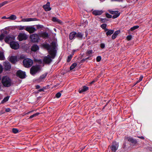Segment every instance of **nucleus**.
<instances>
[{
	"mask_svg": "<svg viewBox=\"0 0 152 152\" xmlns=\"http://www.w3.org/2000/svg\"><path fill=\"white\" fill-rule=\"evenodd\" d=\"M43 47L48 51L50 55H48L44 57L43 59V63L45 64H49L52 61L56 56V51L55 50L56 47V43L53 41L51 45L48 43L43 44Z\"/></svg>",
	"mask_w": 152,
	"mask_h": 152,
	"instance_id": "obj_1",
	"label": "nucleus"
},
{
	"mask_svg": "<svg viewBox=\"0 0 152 152\" xmlns=\"http://www.w3.org/2000/svg\"><path fill=\"white\" fill-rule=\"evenodd\" d=\"M1 83L3 86L6 87L10 86L12 85V81L10 77L7 76L3 77Z\"/></svg>",
	"mask_w": 152,
	"mask_h": 152,
	"instance_id": "obj_2",
	"label": "nucleus"
},
{
	"mask_svg": "<svg viewBox=\"0 0 152 152\" xmlns=\"http://www.w3.org/2000/svg\"><path fill=\"white\" fill-rule=\"evenodd\" d=\"M40 70V67L39 65L33 66L30 69V74L32 75H34L37 73L39 72Z\"/></svg>",
	"mask_w": 152,
	"mask_h": 152,
	"instance_id": "obj_3",
	"label": "nucleus"
},
{
	"mask_svg": "<svg viewBox=\"0 0 152 152\" xmlns=\"http://www.w3.org/2000/svg\"><path fill=\"white\" fill-rule=\"evenodd\" d=\"M24 66L26 68L30 67L33 64V61L31 59L26 58L24 59L23 61Z\"/></svg>",
	"mask_w": 152,
	"mask_h": 152,
	"instance_id": "obj_4",
	"label": "nucleus"
},
{
	"mask_svg": "<svg viewBox=\"0 0 152 152\" xmlns=\"http://www.w3.org/2000/svg\"><path fill=\"white\" fill-rule=\"evenodd\" d=\"M31 41L34 42H38L39 41L38 35L36 34H33L30 37Z\"/></svg>",
	"mask_w": 152,
	"mask_h": 152,
	"instance_id": "obj_5",
	"label": "nucleus"
},
{
	"mask_svg": "<svg viewBox=\"0 0 152 152\" xmlns=\"http://www.w3.org/2000/svg\"><path fill=\"white\" fill-rule=\"evenodd\" d=\"M10 45L12 49L14 50H16L19 47V43L15 41L11 42H10Z\"/></svg>",
	"mask_w": 152,
	"mask_h": 152,
	"instance_id": "obj_6",
	"label": "nucleus"
},
{
	"mask_svg": "<svg viewBox=\"0 0 152 152\" xmlns=\"http://www.w3.org/2000/svg\"><path fill=\"white\" fill-rule=\"evenodd\" d=\"M16 75L19 78L23 79L25 77L26 75L25 72L19 70L16 72Z\"/></svg>",
	"mask_w": 152,
	"mask_h": 152,
	"instance_id": "obj_7",
	"label": "nucleus"
},
{
	"mask_svg": "<svg viewBox=\"0 0 152 152\" xmlns=\"http://www.w3.org/2000/svg\"><path fill=\"white\" fill-rule=\"evenodd\" d=\"M18 40L21 41L23 40H26L28 38V37L25 34L20 33L18 36Z\"/></svg>",
	"mask_w": 152,
	"mask_h": 152,
	"instance_id": "obj_8",
	"label": "nucleus"
},
{
	"mask_svg": "<svg viewBox=\"0 0 152 152\" xmlns=\"http://www.w3.org/2000/svg\"><path fill=\"white\" fill-rule=\"evenodd\" d=\"M15 39V37L13 36L9 35L7 36L4 39L5 42L9 44L12 41Z\"/></svg>",
	"mask_w": 152,
	"mask_h": 152,
	"instance_id": "obj_9",
	"label": "nucleus"
},
{
	"mask_svg": "<svg viewBox=\"0 0 152 152\" xmlns=\"http://www.w3.org/2000/svg\"><path fill=\"white\" fill-rule=\"evenodd\" d=\"M118 143L116 142H115L112 143V144L110 148L113 151L115 152L118 149Z\"/></svg>",
	"mask_w": 152,
	"mask_h": 152,
	"instance_id": "obj_10",
	"label": "nucleus"
},
{
	"mask_svg": "<svg viewBox=\"0 0 152 152\" xmlns=\"http://www.w3.org/2000/svg\"><path fill=\"white\" fill-rule=\"evenodd\" d=\"M25 30L30 33H32L36 31V28L33 26H27L26 27Z\"/></svg>",
	"mask_w": 152,
	"mask_h": 152,
	"instance_id": "obj_11",
	"label": "nucleus"
},
{
	"mask_svg": "<svg viewBox=\"0 0 152 152\" xmlns=\"http://www.w3.org/2000/svg\"><path fill=\"white\" fill-rule=\"evenodd\" d=\"M3 64L4 68L6 70H10L11 67V65L9 62H4Z\"/></svg>",
	"mask_w": 152,
	"mask_h": 152,
	"instance_id": "obj_12",
	"label": "nucleus"
},
{
	"mask_svg": "<svg viewBox=\"0 0 152 152\" xmlns=\"http://www.w3.org/2000/svg\"><path fill=\"white\" fill-rule=\"evenodd\" d=\"M48 74V73L46 72L41 75L37 79V81L39 83L44 81L45 80V79L47 76Z\"/></svg>",
	"mask_w": 152,
	"mask_h": 152,
	"instance_id": "obj_13",
	"label": "nucleus"
},
{
	"mask_svg": "<svg viewBox=\"0 0 152 152\" xmlns=\"http://www.w3.org/2000/svg\"><path fill=\"white\" fill-rule=\"evenodd\" d=\"M92 14L95 16L100 15L103 13V12L102 10H92Z\"/></svg>",
	"mask_w": 152,
	"mask_h": 152,
	"instance_id": "obj_14",
	"label": "nucleus"
},
{
	"mask_svg": "<svg viewBox=\"0 0 152 152\" xmlns=\"http://www.w3.org/2000/svg\"><path fill=\"white\" fill-rule=\"evenodd\" d=\"M89 89L88 87L84 86L79 90V93L80 94L83 93V92L88 91Z\"/></svg>",
	"mask_w": 152,
	"mask_h": 152,
	"instance_id": "obj_15",
	"label": "nucleus"
},
{
	"mask_svg": "<svg viewBox=\"0 0 152 152\" xmlns=\"http://www.w3.org/2000/svg\"><path fill=\"white\" fill-rule=\"evenodd\" d=\"M43 8L46 11H50L51 8L50 7V3L49 2H47V4L43 6Z\"/></svg>",
	"mask_w": 152,
	"mask_h": 152,
	"instance_id": "obj_16",
	"label": "nucleus"
},
{
	"mask_svg": "<svg viewBox=\"0 0 152 152\" xmlns=\"http://www.w3.org/2000/svg\"><path fill=\"white\" fill-rule=\"evenodd\" d=\"M10 61L12 63H16L18 61L17 56H12L10 58Z\"/></svg>",
	"mask_w": 152,
	"mask_h": 152,
	"instance_id": "obj_17",
	"label": "nucleus"
},
{
	"mask_svg": "<svg viewBox=\"0 0 152 152\" xmlns=\"http://www.w3.org/2000/svg\"><path fill=\"white\" fill-rule=\"evenodd\" d=\"M105 31L106 32V34L107 36H109L111 35L113 33L114 30L111 29H106L105 30Z\"/></svg>",
	"mask_w": 152,
	"mask_h": 152,
	"instance_id": "obj_18",
	"label": "nucleus"
},
{
	"mask_svg": "<svg viewBox=\"0 0 152 152\" xmlns=\"http://www.w3.org/2000/svg\"><path fill=\"white\" fill-rule=\"evenodd\" d=\"M76 32L75 31H73L71 32L69 35V39L71 40L76 38Z\"/></svg>",
	"mask_w": 152,
	"mask_h": 152,
	"instance_id": "obj_19",
	"label": "nucleus"
},
{
	"mask_svg": "<svg viewBox=\"0 0 152 152\" xmlns=\"http://www.w3.org/2000/svg\"><path fill=\"white\" fill-rule=\"evenodd\" d=\"M128 140L129 142H131L132 143L136 144L137 142V140L134 139L132 138L128 137L126 138Z\"/></svg>",
	"mask_w": 152,
	"mask_h": 152,
	"instance_id": "obj_20",
	"label": "nucleus"
},
{
	"mask_svg": "<svg viewBox=\"0 0 152 152\" xmlns=\"http://www.w3.org/2000/svg\"><path fill=\"white\" fill-rule=\"evenodd\" d=\"M52 20L54 22H57L60 24H62V22L60 20L56 17H53Z\"/></svg>",
	"mask_w": 152,
	"mask_h": 152,
	"instance_id": "obj_21",
	"label": "nucleus"
},
{
	"mask_svg": "<svg viewBox=\"0 0 152 152\" xmlns=\"http://www.w3.org/2000/svg\"><path fill=\"white\" fill-rule=\"evenodd\" d=\"M39 49L38 46L36 45H33L31 48V50L34 51H36Z\"/></svg>",
	"mask_w": 152,
	"mask_h": 152,
	"instance_id": "obj_22",
	"label": "nucleus"
},
{
	"mask_svg": "<svg viewBox=\"0 0 152 152\" xmlns=\"http://www.w3.org/2000/svg\"><path fill=\"white\" fill-rule=\"evenodd\" d=\"M83 34L81 32H78L76 33V37L78 38L79 39H82L83 37Z\"/></svg>",
	"mask_w": 152,
	"mask_h": 152,
	"instance_id": "obj_23",
	"label": "nucleus"
},
{
	"mask_svg": "<svg viewBox=\"0 0 152 152\" xmlns=\"http://www.w3.org/2000/svg\"><path fill=\"white\" fill-rule=\"evenodd\" d=\"M7 34V31H5L3 33H2L0 35V41H1L4 38L5 35Z\"/></svg>",
	"mask_w": 152,
	"mask_h": 152,
	"instance_id": "obj_24",
	"label": "nucleus"
},
{
	"mask_svg": "<svg viewBox=\"0 0 152 152\" xmlns=\"http://www.w3.org/2000/svg\"><path fill=\"white\" fill-rule=\"evenodd\" d=\"M36 20V18H29L24 19L23 20V21L24 22H28L31 21H34Z\"/></svg>",
	"mask_w": 152,
	"mask_h": 152,
	"instance_id": "obj_25",
	"label": "nucleus"
},
{
	"mask_svg": "<svg viewBox=\"0 0 152 152\" xmlns=\"http://www.w3.org/2000/svg\"><path fill=\"white\" fill-rule=\"evenodd\" d=\"M5 59V58L4 52L3 51H0V60H4Z\"/></svg>",
	"mask_w": 152,
	"mask_h": 152,
	"instance_id": "obj_26",
	"label": "nucleus"
},
{
	"mask_svg": "<svg viewBox=\"0 0 152 152\" xmlns=\"http://www.w3.org/2000/svg\"><path fill=\"white\" fill-rule=\"evenodd\" d=\"M94 52L92 50H87L86 53V54L87 56H91L92 54Z\"/></svg>",
	"mask_w": 152,
	"mask_h": 152,
	"instance_id": "obj_27",
	"label": "nucleus"
},
{
	"mask_svg": "<svg viewBox=\"0 0 152 152\" xmlns=\"http://www.w3.org/2000/svg\"><path fill=\"white\" fill-rule=\"evenodd\" d=\"M8 19L15 20L17 18L16 16L14 15H12L9 17H7Z\"/></svg>",
	"mask_w": 152,
	"mask_h": 152,
	"instance_id": "obj_28",
	"label": "nucleus"
},
{
	"mask_svg": "<svg viewBox=\"0 0 152 152\" xmlns=\"http://www.w3.org/2000/svg\"><path fill=\"white\" fill-rule=\"evenodd\" d=\"M139 26L138 25L135 26L133 27H131L129 30L130 31H133L135 29L138 28H139Z\"/></svg>",
	"mask_w": 152,
	"mask_h": 152,
	"instance_id": "obj_29",
	"label": "nucleus"
},
{
	"mask_svg": "<svg viewBox=\"0 0 152 152\" xmlns=\"http://www.w3.org/2000/svg\"><path fill=\"white\" fill-rule=\"evenodd\" d=\"M10 98V96H7L4 98V99L1 101V103H4V102H6Z\"/></svg>",
	"mask_w": 152,
	"mask_h": 152,
	"instance_id": "obj_30",
	"label": "nucleus"
},
{
	"mask_svg": "<svg viewBox=\"0 0 152 152\" xmlns=\"http://www.w3.org/2000/svg\"><path fill=\"white\" fill-rule=\"evenodd\" d=\"M77 65L76 63H73L70 67V70H72L74 69L77 66Z\"/></svg>",
	"mask_w": 152,
	"mask_h": 152,
	"instance_id": "obj_31",
	"label": "nucleus"
},
{
	"mask_svg": "<svg viewBox=\"0 0 152 152\" xmlns=\"http://www.w3.org/2000/svg\"><path fill=\"white\" fill-rule=\"evenodd\" d=\"M40 114L39 113H36L34 114L31 115L29 118V119H31L33 118L36 117V116L39 115Z\"/></svg>",
	"mask_w": 152,
	"mask_h": 152,
	"instance_id": "obj_32",
	"label": "nucleus"
},
{
	"mask_svg": "<svg viewBox=\"0 0 152 152\" xmlns=\"http://www.w3.org/2000/svg\"><path fill=\"white\" fill-rule=\"evenodd\" d=\"M12 132L14 134H17L20 132L19 130L16 128H13L12 130Z\"/></svg>",
	"mask_w": 152,
	"mask_h": 152,
	"instance_id": "obj_33",
	"label": "nucleus"
},
{
	"mask_svg": "<svg viewBox=\"0 0 152 152\" xmlns=\"http://www.w3.org/2000/svg\"><path fill=\"white\" fill-rule=\"evenodd\" d=\"M42 36L44 38L47 37H48V34L46 32H44L41 34Z\"/></svg>",
	"mask_w": 152,
	"mask_h": 152,
	"instance_id": "obj_34",
	"label": "nucleus"
},
{
	"mask_svg": "<svg viewBox=\"0 0 152 152\" xmlns=\"http://www.w3.org/2000/svg\"><path fill=\"white\" fill-rule=\"evenodd\" d=\"M72 57V55L71 54L69 55L67 57V62H70Z\"/></svg>",
	"mask_w": 152,
	"mask_h": 152,
	"instance_id": "obj_35",
	"label": "nucleus"
},
{
	"mask_svg": "<svg viewBox=\"0 0 152 152\" xmlns=\"http://www.w3.org/2000/svg\"><path fill=\"white\" fill-rule=\"evenodd\" d=\"M8 2L7 1H5L0 3V8L4 6V5L7 4Z\"/></svg>",
	"mask_w": 152,
	"mask_h": 152,
	"instance_id": "obj_36",
	"label": "nucleus"
},
{
	"mask_svg": "<svg viewBox=\"0 0 152 152\" xmlns=\"http://www.w3.org/2000/svg\"><path fill=\"white\" fill-rule=\"evenodd\" d=\"M120 15V13L118 12L116 14H114V15L112 16V18L113 19H115L119 16Z\"/></svg>",
	"mask_w": 152,
	"mask_h": 152,
	"instance_id": "obj_37",
	"label": "nucleus"
},
{
	"mask_svg": "<svg viewBox=\"0 0 152 152\" xmlns=\"http://www.w3.org/2000/svg\"><path fill=\"white\" fill-rule=\"evenodd\" d=\"M101 27L105 31V30L106 29H107L106 27H107V24H103L101 25Z\"/></svg>",
	"mask_w": 152,
	"mask_h": 152,
	"instance_id": "obj_38",
	"label": "nucleus"
},
{
	"mask_svg": "<svg viewBox=\"0 0 152 152\" xmlns=\"http://www.w3.org/2000/svg\"><path fill=\"white\" fill-rule=\"evenodd\" d=\"M110 12L111 14L114 15L116 14L118 12V11H113L110 10Z\"/></svg>",
	"mask_w": 152,
	"mask_h": 152,
	"instance_id": "obj_39",
	"label": "nucleus"
},
{
	"mask_svg": "<svg viewBox=\"0 0 152 152\" xmlns=\"http://www.w3.org/2000/svg\"><path fill=\"white\" fill-rule=\"evenodd\" d=\"M26 26H19V29L20 30H22L23 29H25L26 27Z\"/></svg>",
	"mask_w": 152,
	"mask_h": 152,
	"instance_id": "obj_40",
	"label": "nucleus"
},
{
	"mask_svg": "<svg viewBox=\"0 0 152 152\" xmlns=\"http://www.w3.org/2000/svg\"><path fill=\"white\" fill-rule=\"evenodd\" d=\"M101 60V57L100 56H98L96 58V61L99 62Z\"/></svg>",
	"mask_w": 152,
	"mask_h": 152,
	"instance_id": "obj_41",
	"label": "nucleus"
},
{
	"mask_svg": "<svg viewBox=\"0 0 152 152\" xmlns=\"http://www.w3.org/2000/svg\"><path fill=\"white\" fill-rule=\"evenodd\" d=\"M108 21V20L106 18H101V21L102 23L106 22Z\"/></svg>",
	"mask_w": 152,
	"mask_h": 152,
	"instance_id": "obj_42",
	"label": "nucleus"
},
{
	"mask_svg": "<svg viewBox=\"0 0 152 152\" xmlns=\"http://www.w3.org/2000/svg\"><path fill=\"white\" fill-rule=\"evenodd\" d=\"M61 94L60 92H59L56 94V96L57 98H59L61 96Z\"/></svg>",
	"mask_w": 152,
	"mask_h": 152,
	"instance_id": "obj_43",
	"label": "nucleus"
},
{
	"mask_svg": "<svg viewBox=\"0 0 152 152\" xmlns=\"http://www.w3.org/2000/svg\"><path fill=\"white\" fill-rule=\"evenodd\" d=\"M117 36V35L114 33L112 36V38L113 39H114L116 38Z\"/></svg>",
	"mask_w": 152,
	"mask_h": 152,
	"instance_id": "obj_44",
	"label": "nucleus"
},
{
	"mask_svg": "<svg viewBox=\"0 0 152 152\" xmlns=\"http://www.w3.org/2000/svg\"><path fill=\"white\" fill-rule=\"evenodd\" d=\"M46 89L45 87H43L42 88L38 90V92H40L42 91H44L45 89Z\"/></svg>",
	"mask_w": 152,
	"mask_h": 152,
	"instance_id": "obj_45",
	"label": "nucleus"
},
{
	"mask_svg": "<svg viewBox=\"0 0 152 152\" xmlns=\"http://www.w3.org/2000/svg\"><path fill=\"white\" fill-rule=\"evenodd\" d=\"M106 16L108 18H111L112 17V15L108 13L106 14Z\"/></svg>",
	"mask_w": 152,
	"mask_h": 152,
	"instance_id": "obj_46",
	"label": "nucleus"
},
{
	"mask_svg": "<svg viewBox=\"0 0 152 152\" xmlns=\"http://www.w3.org/2000/svg\"><path fill=\"white\" fill-rule=\"evenodd\" d=\"M132 37L131 35H129L127 37V39L128 40H130L131 39Z\"/></svg>",
	"mask_w": 152,
	"mask_h": 152,
	"instance_id": "obj_47",
	"label": "nucleus"
},
{
	"mask_svg": "<svg viewBox=\"0 0 152 152\" xmlns=\"http://www.w3.org/2000/svg\"><path fill=\"white\" fill-rule=\"evenodd\" d=\"M100 47L102 49L104 48L105 47V45L104 43H101L100 44Z\"/></svg>",
	"mask_w": 152,
	"mask_h": 152,
	"instance_id": "obj_48",
	"label": "nucleus"
},
{
	"mask_svg": "<svg viewBox=\"0 0 152 152\" xmlns=\"http://www.w3.org/2000/svg\"><path fill=\"white\" fill-rule=\"evenodd\" d=\"M120 30H118L115 31L114 33L116 34L118 36V35L120 33Z\"/></svg>",
	"mask_w": 152,
	"mask_h": 152,
	"instance_id": "obj_49",
	"label": "nucleus"
},
{
	"mask_svg": "<svg viewBox=\"0 0 152 152\" xmlns=\"http://www.w3.org/2000/svg\"><path fill=\"white\" fill-rule=\"evenodd\" d=\"M3 66L1 65H0V73L2 72L3 71Z\"/></svg>",
	"mask_w": 152,
	"mask_h": 152,
	"instance_id": "obj_50",
	"label": "nucleus"
},
{
	"mask_svg": "<svg viewBox=\"0 0 152 152\" xmlns=\"http://www.w3.org/2000/svg\"><path fill=\"white\" fill-rule=\"evenodd\" d=\"M143 78V76L142 75L140 76L139 77L138 82H140V81H141L142 79Z\"/></svg>",
	"mask_w": 152,
	"mask_h": 152,
	"instance_id": "obj_51",
	"label": "nucleus"
},
{
	"mask_svg": "<svg viewBox=\"0 0 152 152\" xmlns=\"http://www.w3.org/2000/svg\"><path fill=\"white\" fill-rule=\"evenodd\" d=\"M86 60V58H83L82 60L80 61V63H83Z\"/></svg>",
	"mask_w": 152,
	"mask_h": 152,
	"instance_id": "obj_52",
	"label": "nucleus"
},
{
	"mask_svg": "<svg viewBox=\"0 0 152 152\" xmlns=\"http://www.w3.org/2000/svg\"><path fill=\"white\" fill-rule=\"evenodd\" d=\"M97 81V80H93L90 83V84L91 85L93 84H94V83H95Z\"/></svg>",
	"mask_w": 152,
	"mask_h": 152,
	"instance_id": "obj_53",
	"label": "nucleus"
},
{
	"mask_svg": "<svg viewBox=\"0 0 152 152\" xmlns=\"http://www.w3.org/2000/svg\"><path fill=\"white\" fill-rule=\"evenodd\" d=\"M42 26L40 25H37V28H42Z\"/></svg>",
	"mask_w": 152,
	"mask_h": 152,
	"instance_id": "obj_54",
	"label": "nucleus"
},
{
	"mask_svg": "<svg viewBox=\"0 0 152 152\" xmlns=\"http://www.w3.org/2000/svg\"><path fill=\"white\" fill-rule=\"evenodd\" d=\"M11 110L10 108H7L6 109L5 111L7 112H9Z\"/></svg>",
	"mask_w": 152,
	"mask_h": 152,
	"instance_id": "obj_55",
	"label": "nucleus"
},
{
	"mask_svg": "<svg viewBox=\"0 0 152 152\" xmlns=\"http://www.w3.org/2000/svg\"><path fill=\"white\" fill-rule=\"evenodd\" d=\"M137 137H138L142 140H144L145 139L144 137L143 136H140V137L137 136Z\"/></svg>",
	"mask_w": 152,
	"mask_h": 152,
	"instance_id": "obj_56",
	"label": "nucleus"
},
{
	"mask_svg": "<svg viewBox=\"0 0 152 152\" xmlns=\"http://www.w3.org/2000/svg\"><path fill=\"white\" fill-rule=\"evenodd\" d=\"M40 86L39 85H37L36 86V88L37 89H39L40 88Z\"/></svg>",
	"mask_w": 152,
	"mask_h": 152,
	"instance_id": "obj_57",
	"label": "nucleus"
},
{
	"mask_svg": "<svg viewBox=\"0 0 152 152\" xmlns=\"http://www.w3.org/2000/svg\"><path fill=\"white\" fill-rule=\"evenodd\" d=\"M3 19H8L7 17H6V16H3L2 18Z\"/></svg>",
	"mask_w": 152,
	"mask_h": 152,
	"instance_id": "obj_58",
	"label": "nucleus"
},
{
	"mask_svg": "<svg viewBox=\"0 0 152 152\" xmlns=\"http://www.w3.org/2000/svg\"><path fill=\"white\" fill-rule=\"evenodd\" d=\"M91 57V56H88V57H87V58H86V60H87V59H89V58H90V57Z\"/></svg>",
	"mask_w": 152,
	"mask_h": 152,
	"instance_id": "obj_59",
	"label": "nucleus"
},
{
	"mask_svg": "<svg viewBox=\"0 0 152 152\" xmlns=\"http://www.w3.org/2000/svg\"><path fill=\"white\" fill-rule=\"evenodd\" d=\"M102 2L104 1L105 0H99Z\"/></svg>",
	"mask_w": 152,
	"mask_h": 152,
	"instance_id": "obj_60",
	"label": "nucleus"
},
{
	"mask_svg": "<svg viewBox=\"0 0 152 152\" xmlns=\"http://www.w3.org/2000/svg\"><path fill=\"white\" fill-rule=\"evenodd\" d=\"M138 81H139V80L135 84H136L137 83H139V82H138Z\"/></svg>",
	"mask_w": 152,
	"mask_h": 152,
	"instance_id": "obj_61",
	"label": "nucleus"
},
{
	"mask_svg": "<svg viewBox=\"0 0 152 152\" xmlns=\"http://www.w3.org/2000/svg\"><path fill=\"white\" fill-rule=\"evenodd\" d=\"M54 30L55 31L56 30V29L55 28H54Z\"/></svg>",
	"mask_w": 152,
	"mask_h": 152,
	"instance_id": "obj_62",
	"label": "nucleus"
},
{
	"mask_svg": "<svg viewBox=\"0 0 152 152\" xmlns=\"http://www.w3.org/2000/svg\"><path fill=\"white\" fill-rule=\"evenodd\" d=\"M31 112V111H30V112H28V113H30Z\"/></svg>",
	"mask_w": 152,
	"mask_h": 152,
	"instance_id": "obj_63",
	"label": "nucleus"
}]
</instances>
